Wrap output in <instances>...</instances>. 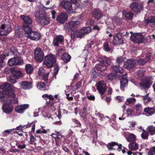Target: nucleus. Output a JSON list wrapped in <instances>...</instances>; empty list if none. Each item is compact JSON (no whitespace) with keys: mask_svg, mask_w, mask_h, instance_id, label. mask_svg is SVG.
I'll list each match as a JSON object with an SVG mask.
<instances>
[{"mask_svg":"<svg viewBox=\"0 0 155 155\" xmlns=\"http://www.w3.org/2000/svg\"><path fill=\"white\" fill-rule=\"evenodd\" d=\"M13 85L8 83H5L1 85V89H3L2 91H0V101L5 102L8 97L14 98L15 97V94L13 91Z\"/></svg>","mask_w":155,"mask_h":155,"instance_id":"f257e3e1","label":"nucleus"},{"mask_svg":"<svg viewBox=\"0 0 155 155\" xmlns=\"http://www.w3.org/2000/svg\"><path fill=\"white\" fill-rule=\"evenodd\" d=\"M48 9L42 5L40 6L39 11H35L34 15L37 21L42 26L48 23V18L46 15L45 10Z\"/></svg>","mask_w":155,"mask_h":155,"instance_id":"f03ea898","label":"nucleus"},{"mask_svg":"<svg viewBox=\"0 0 155 155\" xmlns=\"http://www.w3.org/2000/svg\"><path fill=\"white\" fill-rule=\"evenodd\" d=\"M98 60L100 63L97 64L94 68V70L95 69L100 73L106 70L107 68L110 65L111 62L110 58L104 56L99 57Z\"/></svg>","mask_w":155,"mask_h":155,"instance_id":"7ed1b4c3","label":"nucleus"},{"mask_svg":"<svg viewBox=\"0 0 155 155\" xmlns=\"http://www.w3.org/2000/svg\"><path fill=\"white\" fill-rule=\"evenodd\" d=\"M57 58L56 57L52 54H49V68L54 67V73L51 81L54 80V78L56 79V75L58 73L59 68L58 64L56 63Z\"/></svg>","mask_w":155,"mask_h":155,"instance_id":"20e7f679","label":"nucleus"},{"mask_svg":"<svg viewBox=\"0 0 155 155\" xmlns=\"http://www.w3.org/2000/svg\"><path fill=\"white\" fill-rule=\"evenodd\" d=\"M20 18L23 21V24L22 25V29L25 32L29 31L30 29L31 28L32 26V20L29 16L21 15L20 16Z\"/></svg>","mask_w":155,"mask_h":155,"instance_id":"39448f33","label":"nucleus"},{"mask_svg":"<svg viewBox=\"0 0 155 155\" xmlns=\"http://www.w3.org/2000/svg\"><path fill=\"white\" fill-rule=\"evenodd\" d=\"M130 33L132 34L130 37L131 41L136 44H141L147 41V40L144 37L141 33H133L132 31Z\"/></svg>","mask_w":155,"mask_h":155,"instance_id":"423d86ee","label":"nucleus"},{"mask_svg":"<svg viewBox=\"0 0 155 155\" xmlns=\"http://www.w3.org/2000/svg\"><path fill=\"white\" fill-rule=\"evenodd\" d=\"M129 7L132 11L137 13L140 12L143 9V4L140 2H133Z\"/></svg>","mask_w":155,"mask_h":155,"instance_id":"0eeeda50","label":"nucleus"},{"mask_svg":"<svg viewBox=\"0 0 155 155\" xmlns=\"http://www.w3.org/2000/svg\"><path fill=\"white\" fill-rule=\"evenodd\" d=\"M35 58L36 61L38 62H41L43 59L44 53L42 50L39 48H37L35 50Z\"/></svg>","mask_w":155,"mask_h":155,"instance_id":"6e6552de","label":"nucleus"},{"mask_svg":"<svg viewBox=\"0 0 155 155\" xmlns=\"http://www.w3.org/2000/svg\"><path fill=\"white\" fill-rule=\"evenodd\" d=\"M26 33V36L31 40L35 41L38 40L41 37L39 33L36 31H33L31 28L30 29L29 31L25 32Z\"/></svg>","mask_w":155,"mask_h":155,"instance_id":"1a4fd4ad","label":"nucleus"},{"mask_svg":"<svg viewBox=\"0 0 155 155\" xmlns=\"http://www.w3.org/2000/svg\"><path fill=\"white\" fill-rule=\"evenodd\" d=\"M60 5L68 13H70L73 10L71 4L68 1L63 0L61 1Z\"/></svg>","mask_w":155,"mask_h":155,"instance_id":"9d476101","label":"nucleus"},{"mask_svg":"<svg viewBox=\"0 0 155 155\" xmlns=\"http://www.w3.org/2000/svg\"><path fill=\"white\" fill-rule=\"evenodd\" d=\"M38 78L41 80H43L46 82L48 81V73H46L45 70L42 68L40 67L38 71Z\"/></svg>","mask_w":155,"mask_h":155,"instance_id":"9b49d317","label":"nucleus"},{"mask_svg":"<svg viewBox=\"0 0 155 155\" xmlns=\"http://www.w3.org/2000/svg\"><path fill=\"white\" fill-rule=\"evenodd\" d=\"M97 89L102 97L107 89V86L104 81H100L97 84Z\"/></svg>","mask_w":155,"mask_h":155,"instance_id":"f8f14e48","label":"nucleus"},{"mask_svg":"<svg viewBox=\"0 0 155 155\" xmlns=\"http://www.w3.org/2000/svg\"><path fill=\"white\" fill-rule=\"evenodd\" d=\"M106 146L108 149L110 150H115L116 149L115 147L117 146V150L118 151H120L122 150V145L120 144H118V143L116 142L111 141L106 144Z\"/></svg>","mask_w":155,"mask_h":155,"instance_id":"ddd939ff","label":"nucleus"},{"mask_svg":"<svg viewBox=\"0 0 155 155\" xmlns=\"http://www.w3.org/2000/svg\"><path fill=\"white\" fill-rule=\"evenodd\" d=\"M136 60L134 59H129L124 63V67L129 70L134 68L136 64Z\"/></svg>","mask_w":155,"mask_h":155,"instance_id":"4468645a","label":"nucleus"},{"mask_svg":"<svg viewBox=\"0 0 155 155\" xmlns=\"http://www.w3.org/2000/svg\"><path fill=\"white\" fill-rule=\"evenodd\" d=\"M79 24L80 22L79 21H72L66 24L64 26V28L66 31L69 32L72 29L76 28Z\"/></svg>","mask_w":155,"mask_h":155,"instance_id":"2eb2a0df","label":"nucleus"},{"mask_svg":"<svg viewBox=\"0 0 155 155\" xmlns=\"http://www.w3.org/2000/svg\"><path fill=\"white\" fill-rule=\"evenodd\" d=\"M1 27L8 34L12 30L11 24L9 19H5L2 22Z\"/></svg>","mask_w":155,"mask_h":155,"instance_id":"dca6fc26","label":"nucleus"},{"mask_svg":"<svg viewBox=\"0 0 155 155\" xmlns=\"http://www.w3.org/2000/svg\"><path fill=\"white\" fill-rule=\"evenodd\" d=\"M68 16L65 12H61L57 16L56 21L59 23L63 24L68 19Z\"/></svg>","mask_w":155,"mask_h":155,"instance_id":"f3484780","label":"nucleus"},{"mask_svg":"<svg viewBox=\"0 0 155 155\" xmlns=\"http://www.w3.org/2000/svg\"><path fill=\"white\" fill-rule=\"evenodd\" d=\"M120 82V88L123 91H124V88L128 85V80L127 79L125 74L123 75L120 76L119 78Z\"/></svg>","mask_w":155,"mask_h":155,"instance_id":"a211bd4d","label":"nucleus"},{"mask_svg":"<svg viewBox=\"0 0 155 155\" xmlns=\"http://www.w3.org/2000/svg\"><path fill=\"white\" fill-rule=\"evenodd\" d=\"M124 41L122 36L119 34H116L114 36L113 43L114 45L123 44Z\"/></svg>","mask_w":155,"mask_h":155,"instance_id":"6ab92c4d","label":"nucleus"},{"mask_svg":"<svg viewBox=\"0 0 155 155\" xmlns=\"http://www.w3.org/2000/svg\"><path fill=\"white\" fill-rule=\"evenodd\" d=\"M111 69L116 75H119V78L123 75L124 71L122 68L119 65L113 66L111 67Z\"/></svg>","mask_w":155,"mask_h":155,"instance_id":"aec40b11","label":"nucleus"},{"mask_svg":"<svg viewBox=\"0 0 155 155\" xmlns=\"http://www.w3.org/2000/svg\"><path fill=\"white\" fill-rule=\"evenodd\" d=\"M92 15L93 17L97 20L101 19L103 16L101 12L98 8L94 9L92 12Z\"/></svg>","mask_w":155,"mask_h":155,"instance_id":"412c9836","label":"nucleus"},{"mask_svg":"<svg viewBox=\"0 0 155 155\" xmlns=\"http://www.w3.org/2000/svg\"><path fill=\"white\" fill-rule=\"evenodd\" d=\"M4 103L2 106V109L4 112L6 113H9L11 112L13 110L12 105L8 102H4Z\"/></svg>","mask_w":155,"mask_h":155,"instance_id":"4be33fe9","label":"nucleus"},{"mask_svg":"<svg viewBox=\"0 0 155 155\" xmlns=\"http://www.w3.org/2000/svg\"><path fill=\"white\" fill-rule=\"evenodd\" d=\"M29 107V105L28 104H21L17 107L15 108V110L18 113L23 114L24 111Z\"/></svg>","mask_w":155,"mask_h":155,"instance_id":"5701e85b","label":"nucleus"},{"mask_svg":"<svg viewBox=\"0 0 155 155\" xmlns=\"http://www.w3.org/2000/svg\"><path fill=\"white\" fill-rule=\"evenodd\" d=\"M19 84L20 87L24 90L29 89L32 87V83L28 81L20 82Z\"/></svg>","mask_w":155,"mask_h":155,"instance_id":"b1692460","label":"nucleus"},{"mask_svg":"<svg viewBox=\"0 0 155 155\" xmlns=\"http://www.w3.org/2000/svg\"><path fill=\"white\" fill-rule=\"evenodd\" d=\"M143 82H141L139 84L140 86L143 88H150V86L152 84V83L150 80H148L147 79H145Z\"/></svg>","mask_w":155,"mask_h":155,"instance_id":"393cba45","label":"nucleus"},{"mask_svg":"<svg viewBox=\"0 0 155 155\" xmlns=\"http://www.w3.org/2000/svg\"><path fill=\"white\" fill-rule=\"evenodd\" d=\"M64 38L62 35H59L56 36L53 41V44L55 46H58V43H62L64 41Z\"/></svg>","mask_w":155,"mask_h":155,"instance_id":"a878e982","label":"nucleus"},{"mask_svg":"<svg viewBox=\"0 0 155 155\" xmlns=\"http://www.w3.org/2000/svg\"><path fill=\"white\" fill-rule=\"evenodd\" d=\"M87 108L85 107H82L80 113V117L83 119V120L85 121L87 119Z\"/></svg>","mask_w":155,"mask_h":155,"instance_id":"bb28decb","label":"nucleus"},{"mask_svg":"<svg viewBox=\"0 0 155 155\" xmlns=\"http://www.w3.org/2000/svg\"><path fill=\"white\" fill-rule=\"evenodd\" d=\"M144 23L145 25L147 26L149 23L155 25V16H151L150 17L144 20Z\"/></svg>","mask_w":155,"mask_h":155,"instance_id":"cd10ccee","label":"nucleus"},{"mask_svg":"<svg viewBox=\"0 0 155 155\" xmlns=\"http://www.w3.org/2000/svg\"><path fill=\"white\" fill-rule=\"evenodd\" d=\"M71 58V56L68 54L65 53L62 55L61 59L64 62L67 63L69 62Z\"/></svg>","mask_w":155,"mask_h":155,"instance_id":"c85d7f7f","label":"nucleus"},{"mask_svg":"<svg viewBox=\"0 0 155 155\" xmlns=\"http://www.w3.org/2000/svg\"><path fill=\"white\" fill-rule=\"evenodd\" d=\"M13 77L16 79L20 78L23 76V74L20 71H15L13 72Z\"/></svg>","mask_w":155,"mask_h":155,"instance_id":"c756f323","label":"nucleus"},{"mask_svg":"<svg viewBox=\"0 0 155 155\" xmlns=\"http://www.w3.org/2000/svg\"><path fill=\"white\" fill-rule=\"evenodd\" d=\"M155 109L153 107H147L144 109V111L148 114V116H151L154 114Z\"/></svg>","mask_w":155,"mask_h":155,"instance_id":"7c9ffc66","label":"nucleus"},{"mask_svg":"<svg viewBox=\"0 0 155 155\" xmlns=\"http://www.w3.org/2000/svg\"><path fill=\"white\" fill-rule=\"evenodd\" d=\"M119 75H116L112 73H110L107 76L108 80L110 81H112L114 79H118L119 78Z\"/></svg>","mask_w":155,"mask_h":155,"instance_id":"2f4dec72","label":"nucleus"},{"mask_svg":"<svg viewBox=\"0 0 155 155\" xmlns=\"http://www.w3.org/2000/svg\"><path fill=\"white\" fill-rule=\"evenodd\" d=\"M147 130L148 133L152 136L155 134V127L153 126H148Z\"/></svg>","mask_w":155,"mask_h":155,"instance_id":"473e14b6","label":"nucleus"},{"mask_svg":"<svg viewBox=\"0 0 155 155\" xmlns=\"http://www.w3.org/2000/svg\"><path fill=\"white\" fill-rule=\"evenodd\" d=\"M103 48L104 50L106 52H110L111 50L108 42H105L103 44Z\"/></svg>","mask_w":155,"mask_h":155,"instance_id":"72a5a7b5","label":"nucleus"},{"mask_svg":"<svg viewBox=\"0 0 155 155\" xmlns=\"http://www.w3.org/2000/svg\"><path fill=\"white\" fill-rule=\"evenodd\" d=\"M129 147L132 150H135L138 148V144L135 142L130 143L129 144Z\"/></svg>","mask_w":155,"mask_h":155,"instance_id":"f704fd0d","label":"nucleus"},{"mask_svg":"<svg viewBox=\"0 0 155 155\" xmlns=\"http://www.w3.org/2000/svg\"><path fill=\"white\" fill-rule=\"evenodd\" d=\"M32 128L31 130V132L32 133H34L35 130V123L34 122H32L31 123H28V124L26 125H24L23 127H25L26 128H28L30 127L31 125Z\"/></svg>","mask_w":155,"mask_h":155,"instance_id":"c9c22d12","label":"nucleus"},{"mask_svg":"<svg viewBox=\"0 0 155 155\" xmlns=\"http://www.w3.org/2000/svg\"><path fill=\"white\" fill-rule=\"evenodd\" d=\"M126 139L128 142H134L136 140V136L134 134H131L128 136Z\"/></svg>","mask_w":155,"mask_h":155,"instance_id":"e433bc0d","label":"nucleus"},{"mask_svg":"<svg viewBox=\"0 0 155 155\" xmlns=\"http://www.w3.org/2000/svg\"><path fill=\"white\" fill-rule=\"evenodd\" d=\"M148 95L149 94H147L145 96H141V97H143V101L145 104H148L151 101V98L148 97Z\"/></svg>","mask_w":155,"mask_h":155,"instance_id":"4c0bfd02","label":"nucleus"},{"mask_svg":"<svg viewBox=\"0 0 155 155\" xmlns=\"http://www.w3.org/2000/svg\"><path fill=\"white\" fill-rule=\"evenodd\" d=\"M19 126H18L16 128H14L12 130H20ZM12 132V129H8L4 130L2 133L3 136L4 137H6L8 135L11 133Z\"/></svg>","mask_w":155,"mask_h":155,"instance_id":"58836bf2","label":"nucleus"},{"mask_svg":"<svg viewBox=\"0 0 155 155\" xmlns=\"http://www.w3.org/2000/svg\"><path fill=\"white\" fill-rule=\"evenodd\" d=\"M25 69L28 74H30L32 71L33 68L31 65L28 64L25 66Z\"/></svg>","mask_w":155,"mask_h":155,"instance_id":"ea45409f","label":"nucleus"},{"mask_svg":"<svg viewBox=\"0 0 155 155\" xmlns=\"http://www.w3.org/2000/svg\"><path fill=\"white\" fill-rule=\"evenodd\" d=\"M123 15L125 18L128 20L132 19L133 16V14L130 12L128 13L125 12L123 13Z\"/></svg>","mask_w":155,"mask_h":155,"instance_id":"a19ab883","label":"nucleus"},{"mask_svg":"<svg viewBox=\"0 0 155 155\" xmlns=\"http://www.w3.org/2000/svg\"><path fill=\"white\" fill-rule=\"evenodd\" d=\"M16 57H13V58L10 59L8 61V64L10 66H12L13 65H16Z\"/></svg>","mask_w":155,"mask_h":155,"instance_id":"79ce46f5","label":"nucleus"},{"mask_svg":"<svg viewBox=\"0 0 155 155\" xmlns=\"http://www.w3.org/2000/svg\"><path fill=\"white\" fill-rule=\"evenodd\" d=\"M100 74V72L96 70L95 69L94 70V68L92 70L91 77L93 79H95L97 78V77Z\"/></svg>","mask_w":155,"mask_h":155,"instance_id":"37998d69","label":"nucleus"},{"mask_svg":"<svg viewBox=\"0 0 155 155\" xmlns=\"http://www.w3.org/2000/svg\"><path fill=\"white\" fill-rule=\"evenodd\" d=\"M152 54L151 52H148L145 54V57L144 58L146 61L148 62L151 60Z\"/></svg>","mask_w":155,"mask_h":155,"instance_id":"c03bdc74","label":"nucleus"},{"mask_svg":"<svg viewBox=\"0 0 155 155\" xmlns=\"http://www.w3.org/2000/svg\"><path fill=\"white\" fill-rule=\"evenodd\" d=\"M37 88L40 90H44L45 88V85L43 82L38 83L37 85Z\"/></svg>","mask_w":155,"mask_h":155,"instance_id":"a18cd8bd","label":"nucleus"},{"mask_svg":"<svg viewBox=\"0 0 155 155\" xmlns=\"http://www.w3.org/2000/svg\"><path fill=\"white\" fill-rule=\"evenodd\" d=\"M77 31L76 28H74L71 32V38L72 39L74 40L75 38V36L77 34Z\"/></svg>","mask_w":155,"mask_h":155,"instance_id":"49530a36","label":"nucleus"},{"mask_svg":"<svg viewBox=\"0 0 155 155\" xmlns=\"http://www.w3.org/2000/svg\"><path fill=\"white\" fill-rule=\"evenodd\" d=\"M56 102L55 100H54L53 96L51 94L49 95V106L52 105Z\"/></svg>","mask_w":155,"mask_h":155,"instance_id":"de8ad7c7","label":"nucleus"},{"mask_svg":"<svg viewBox=\"0 0 155 155\" xmlns=\"http://www.w3.org/2000/svg\"><path fill=\"white\" fill-rule=\"evenodd\" d=\"M6 101L8 102L9 104H16L18 102V99L16 98H15L13 100L7 98V100H6Z\"/></svg>","mask_w":155,"mask_h":155,"instance_id":"09e8293b","label":"nucleus"},{"mask_svg":"<svg viewBox=\"0 0 155 155\" xmlns=\"http://www.w3.org/2000/svg\"><path fill=\"white\" fill-rule=\"evenodd\" d=\"M126 60L125 57L120 56L117 58L116 61L119 64H120L122 63L125 61Z\"/></svg>","mask_w":155,"mask_h":155,"instance_id":"8fccbe9b","label":"nucleus"},{"mask_svg":"<svg viewBox=\"0 0 155 155\" xmlns=\"http://www.w3.org/2000/svg\"><path fill=\"white\" fill-rule=\"evenodd\" d=\"M72 122L75 124L76 127H81V124L79 121L76 119H72Z\"/></svg>","mask_w":155,"mask_h":155,"instance_id":"3c124183","label":"nucleus"},{"mask_svg":"<svg viewBox=\"0 0 155 155\" xmlns=\"http://www.w3.org/2000/svg\"><path fill=\"white\" fill-rule=\"evenodd\" d=\"M30 140L29 141V144L32 145H35L36 143L35 141H36L35 138L32 135H31L30 136Z\"/></svg>","mask_w":155,"mask_h":155,"instance_id":"603ef678","label":"nucleus"},{"mask_svg":"<svg viewBox=\"0 0 155 155\" xmlns=\"http://www.w3.org/2000/svg\"><path fill=\"white\" fill-rule=\"evenodd\" d=\"M138 64L140 65H143L147 62L144 58H140L137 61Z\"/></svg>","mask_w":155,"mask_h":155,"instance_id":"864d4df0","label":"nucleus"},{"mask_svg":"<svg viewBox=\"0 0 155 155\" xmlns=\"http://www.w3.org/2000/svg\"><path fill=\"white\" fill-rule=\"evenodd\" d=\"M16 65H22L24 64L23 60L20 58L16 57Z\"/></svg>","mask_w":155,"mask_h":155,"instance_id":"5fc2aeb1","label":"nucleus"},{"mask_svg":"<svg viewBox=\"0 0 155 155\" xmlns=\"http://www.w3.org/2000/svg\"><path fill=\"white\" fill-rule=\"evenodd\" d=\"M149 134L147 132H144L141 134V136L143 140H147L148 138Z\"/></svg>","mask_w":155,"mask_h":155,"instance_id":"6e6d98bb","label":"nucleus"},{"mask_svg":"<svg viewBox=\"0 0 155 155\" xmlns=\"http://www.w3.org/2000/svg\"><path fill=\"white\" fill-rule=\"evenodd\" d=\"M148 154V155H155V146L150 148Z\"/></svg>","mask_w":155,"mask_h":155,"instance_id":"4d7b16f0","label":"nucleus"},{"mask_svg":"<svg viewBox=\"0 0 155 155\" xmlns=\"http://www.w3.org/2000/svg\"><path fill=\"white\" fill-rule=\"evenodd\" d=\"M82 29L83 30L84 35L90 33L91 30V28L90 27H86Z\"/></svg>","mask_w":155,"mask_h":155,"instance_id":"13d9d810","label":"nucleus"},{"mask_svg":"<svg viewBox=\"0 0 155 155\" xmlns=\"http://www.w3.org/2000/svg\"><path fill=\"white\" fill-rule=\"evenodd\" d=\"M83 31V30L82 29L80 30L77 33L76 35L77 38H81L84 35Z\"/></svg>","mask_w":155,"mask_h":155,"instance_id":"bf43d9fd","label":"nucleus"},{"mask_svg":"<svg viewBox=\"0 0 155 155\" xmlns=\"http://www.w3.org/2000/svg\"><path fill=\"white\" fill-rule=\"evenodd\" d=\"M16 146H17L19 149L22 150L25 148L26 147V145L25 144H23L21 145L19 144V142H17L16 144Z\"/></svg>","mask_w":155,"mask_h":155,"instance_id":"052dcab7","label":"nucleus"},{"mask_svg":"<svg viewBox=\"0 0 155 155\" xmlns=\"http://www.w3.org/2000/svg\"><path fill=\"white\" fill-rule=\"evenodd\" d=\"M43 64L45 65L46 67L48 68V55L45 57V60Z\"/></svg>","mask_w":155,"mask_h":155,"instance_id":"680f3d73","label":"nucleus"},{"mask_svg":"<svg viewBox=\"0 0 155 155\" xmlns=\"http://www.w3.org/2000/svg\"><path fill=\"white\" fill-rule=\"evenodd\" d=\"M127 113L128 115L132 116L134 114V111L131 109H128L127 110Z\"/></svg>","mask_w":155,"mask_h":155,"instance_id":"e2e57ef3","label":"nucleus"},{"mask_svg":"<svg viewBox=\"0 0 155 155\" xmlns=\"http://www.w3.org/2000/svg\"><path fill=\"white\" fill-rule=\"evenodd\" d=\"M8 34L7 32L1 26L0 27V36L6 35Z\"/></svg>","mask_w":155,"mask_h":155,"instance_id":"0e129e2a","label":"nucleus"},{"mask_svg":"<svg viewBox=\"0 0 155 155\" xmlns=\"http://www.w3.org/2000/svg\"><path fill=\"white\" fill-rule=\"evenodd\" d=\"M8 80L9 81L10 83L13 84L17 82L16 80L12 77H8Z\"/></svg>","mask_w":155,"mask_h":155,"instance_id":"69168bd1","label":"nucleus"},{"mask_svg":"<svg viewBox=\"0 0 155 155\" xmlns=\"http://www.w3.org/2000/svg\"><path fill=\"white\" fill-rule=\"evenodd\" d=\"M136 101V99L134 98H130L127 99L126 102L129 104L131 103H134Z\"/></svg>","mask_w":155,"mask_h":155,"instance_id":"338daca9","label":"nucleus"},{"mask_svg":"<svg viewBox=\"0 0 155 155\" xmlns=\"http://www.w3.org/2000/svg\"><path fill=\"white\" fill-rule=\"evenodd\" d=\"M135 109L136 111H140L142 109V106L141 104H138L135 106Z\"/></svg>","mask_w":155,"mask_h":155,"instance_id":"774afa93","label":"nucleus"}]
</instances>
